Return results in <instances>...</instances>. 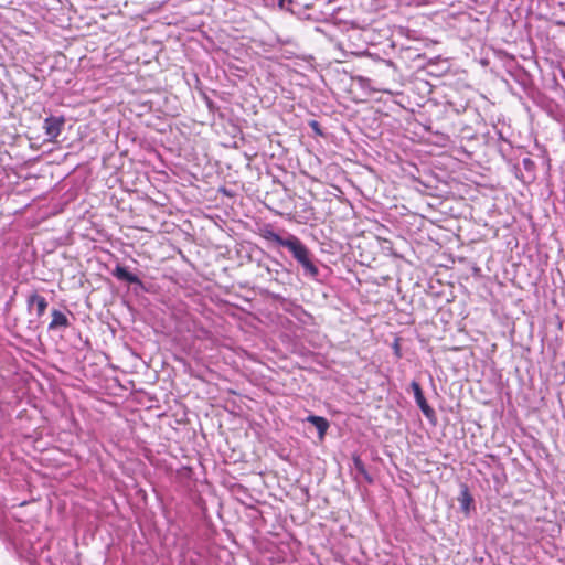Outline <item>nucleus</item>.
I'll use <instances>...</instances> for the list:
<instances>
[{"label":"nucleus","mask_w":565,"mask_h":565,"mask_svg":"<svg viewBox=\"0 0 565 565\" xmlns=\"http://www.w3.org/2000/svg\"><path fill=\"white\" fill-rule=\"evenodd\" d=\"M63 117L50 116L44 120L43 128L49 141H56L64 126Z\"/></svg>","instance_id":"7ed1b4c3"},{"label":"nucleus","mask_w":565,"mask_h":565,"mask_svg":"<svg viewBox=\"0 0 565 565\" xmlns=\"http://www.w3.org/2000/svg\"><path fill=\"white\" fill-rule=\"evenodd\" d=\"M307 420L317 428L320 438H323L329 428V422L324 417L317 415L308 416Z\"/></svg>","instance_id":"6e6552de"},{"label":"nucleus","mask_w":565,"mask_h":565,"mask_svg":"<svg viewBox=\"0 0 565 565\" xmlns=\"http://www.w3.org/2000/svg\"><path fill=\"white\" fill-rule=\"evenodd\" d=\"M26 305L29 310H31L32 307L35 306L38 317H42L45 313V310L47 309L49 306L46 299L43 296L39 295L36 291H33L28 296Z\"/></svg>","instance_id":"39448f33"},{"label":"nucleus","mask_w":565,"mask_h":565,"mask_svg":"<svg viewBox=\"0 0 565 565\" xmlns=\"http://www.w3.org/2000/svg\"><path fill=\"white\" fill-rule=\"evenodd\" d=\"M393 67V63L383 58H371L365 61L361 66L365 75H358L356 79L361 83H377V84H386L387 79L391 76V70Z\"/></svg>","instance_id":"f03ea898"},{"label":"nucleus","mask_w":565,"mask_h":565,"mask_svg":"<svg viewBox=\"0 0 565 565\" xmlns=\"http://www.w3.org/2000/svg\"><path fill=\"white\" fill-rule=\"evenodd\" d=\"M411 387H412V390L414 392L415 401H416L418 407L420 408V411L423 412V414L428 419L434 418L435 417V411L427 403V401H426V398L424 396V393H423L420 384L418 382H416V381H413L411 383Z\"/></svg>","instance_id":"20e7f679"},{"label":"nucleus","mask_w":565,"mask_h":565,"mask_svg":"<svg viewBox=\"0 0 565 565\" xmlns=\"http://www.w3.org/2000/svg\"><path fill=\"white\" fill-rule=\"evenodd\" d=\"M459 503H460V507H461V510L465 512V513H469L470 511V508L473 503V498L471 495V493L469 492V489L466 484L462 486V489H461V492H460V497H459Z\"/></svg>","instance_id":"1a4fd4ad"},{"label":"nucleus","mask_w":565,"mask_h":565,"mask_svg":"<svg viewBox=\"0 0 565 565\" xmlns=\"http://www.w3.org/2000/svg\"><path fill=\"white\" fill-rule=\"evenodd\" d=\"M258 268L260 269V273L258 274V276L263 279H271L273 278V274H271V270L268 266L266 265H263L260 263H258Z\"/></svg>","instance_id":"9b49d317"},{"label":"nucleus","mask_w":565,"mask_h":565,"mask_svg":"<svg viewBox=\"0 0 565 565\" xmlns=\"http://www.w3.org/2000/svg\"><path fill=\"white\" fill-rule=\"evenodd\" d=\"M113 275L117 279L127 281L129 284H138V285L141 284L140 279L136 275L129 273L125 267L119 266V265L116 266V268L113 271Z\"/></svg>","instance_id":"0eeeda50"},{"label":"nucleus","mask_w":565,"mask_h":565,"mask_svg":"<svg viewBox=\"0 0 565 565\" xmlns=\"http://www.w3.org/2000/svg\"><path fill=\"white\" fill-rule=\"evenodd\" d=\"M352 459H353V465H354V468L356 469V471H359L367 482H372V478L369 475V472L365 468V465L362 461V459L360 458V456H353Z\"/></svg>","instance_id":"9d476101"},{"label":"nucleus","mask_w":565,"mask_h":565,"mask_svg":"<svg viewBox=\"0 0 565 565\" xmlns=\"http://www.w3.org/2000/svg\"><path fill=\"white\" fill-rule=\"evenodd\" d=\"M70 326V321L67 317L60 310H52V321L49 324L50 330H55L58 328H67Z\"/></svg>","instance_id":"423d86ee"},{"label":"nucleus","mask_w":565,"mask_h":565,"mask_svg":"<svg viewBox=\"0 0 565 565\" xmlns=\"http://www.w3.org/2000/svg\"><path fill=\"white\" fill-rule=\"evenodd\" d=\"M395 353L397 356H401V351L398 344H395Z\"/></svg>","instance_id":"f8f14e48"},{"label":"nucleus","mask_w":565,"mask_h":565,"mask_svg":"<svg viewBox=\"0 0 565 565\" xmlns=\"http://www.w3.org/2000/svg\"><path fill=\"white\" fill-rule=\"evenodd\" d=\"M258 235L271 243L288 248L294 258L302 266L306 274L311 277H317L319 274L318 267L310 259V252L307 246L295 235L289 234L287 237H281L274 232L270 224H265L259 227Z\"/></svg>","instance_id":"f257e3e1"}]
</instances>
